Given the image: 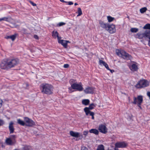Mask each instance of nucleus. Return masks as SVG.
I'll list each match as a JSON object with an SVG mask.
<instances>
[{
    "instance_id": "f257e3e1",
    "label": "nucleus",
    "mask_w": 150,
    "mask_h": 150,
    "mask_svg": "<svg viewBox=\"0 0 150 150\" xmlns=\"http://www.w3.org/2000/svg\"><path fill=\"white\" fill-rule=\"evenodd\" d=\"M40 86L43 93L50 94L52 93L53 87L52 85L47 83H42Z\"/></svg>"
},
{
    "instance_id": "f03ea898",
    "label": "nucleus",
    "mask_w": 150,
    "mask_h": 150,
    "mask_svg": "<svg viewBox=\"0 0 150 150\" xmlns=\"http://www.w3.org/2000/svg\"><path fill=\"white\" fill-rule=\"evenodd\" d=\"M135 37L139 39H142L144 38L148 39V45L150 47V30H146L142 33H138Z\"/></svg>"
},
{
    "instance_id": "7ed1b4c3",
    "label": "nucleus",
    "mask_w": 150,
    "mask_h": 150,
    "mask_svg": "<svg viewBox=\"0 0 150 150\" xmlns=\"http://www.w3.org/2000/svg\"><path fill=\"white\" fill-rule=\"evenodd\" d=\"M117 55L124 59L127 60L130 59L132 57L131 56L123 50H120L116 49L115 50Z\"/></svg>"
},
{
    "instance_id": "20e7f679",
    "label": "nucleus",
    "mask_w": 150,
    "mask_h": 150,
    "mask_svg": "<svg viewBox=\"0 0 150 150\" xmlns=\"http://www.w3.org/2000/svg\"><path fill=\"white\" fill-rule=\"evenodd\" d=\"M149 82L145 79L140 80L135 86L137 88H141L147 86L149 85Z\"/></svg>"
},
{
    "instance_id": "39448f33",
    "label": "nucleus",
    "mask_w": 150,
    "mask_h": 150,
    "mask_svg": "<svg viewBox=\"0 0 150 150\" xmlns=\"http://www.w3.org/2000/svg\"><path fill=\"white\" fill-rule=\"evenodd\" d=\"M8 67L11 68L17 65L19 62V61L18 59H14L10 60H7Z\"/></svg>"
},
{
    "instance_id": "423d86ee",
    "label": "nucleus",
    "mask_w": 150,
    "mask_h": 150,
    "mask_svg": "<svg viewBox=\"0 0 150 150\" xmlns=\"http://www.w3.org/2000/svg\"><path fill=\"white\" fill-rule=\"evenodd\" d=\"M24 120L25 124V125L27 126L32 127L35 125L34 122L27 117H24Z\"/></svg>"
},
{
    "instance_id": "0eeeda50",
    "label": "nucleus",
    "mask_w": 150,
    "mask_h": 150,
    "mask_svg": "<svg viewBox=\"0 0 150 150\" xmlns=\"http://www.w3.org/2000/svg\"><path fill=\"white\" fill-rule=\"evenodd\" d=\"M71 87L73 89L79 91H81L83 90V88L81 83L79 84L76 83H73L71 85Z\"/></svg>"
},
{
    "instance_id": "6e6552de",
    "label": "nucleus",
    "mask_w": 150,
    "mask_h": 150,
    "mask_svg": "<svg viewBox=\"0 0 150 150\" xmlns=\"http://www.w3.org/2000/svg\"><path fill=\"white\" fill-rule=\"evenodd\" d=\"M143 97L142 96H138L137 97H134V101L132 103L134 104H142L143 102Z\"/></svg>"
},
{
    "instance_id": "1a4fd4ad",
    "label": "nucleus",
    "mask_w": 150,
    "mask_h": 150,
    "mask_svg": "<svg viewBox=\"0 0 150 150\" xmlns=\"http://www.w3.org/2000/svg\"><path fill=\"white\" fill-rule=\"evenodd\" d=\"M96 105L93 103L90 104L88 107L85 108L84 109V110L86 113V115H89V113L92 112L90 110H91L94 109L96 107Z\"/></svg>"
},
{
    "instance_id": "9d476101",
    "label": "nucleus",
    "mask_w": 150,
    "mask_h": 150,
    "mask_svg": "<svg viewBox=\"0 0 150 150\" xmlns=\"http://www.w3.org/2000/svg\"><path fill=\"white\" fill-rule=\"evenodd\" d=\"M108 26V28L106 30L110 33L112 34L115 32L116 29L115 25L113 24L110 25L109 24Z\"/></svg>"
},
{
    "instance_id": "9b49d317",
    "label": "nucleus",
    "mask_w": 150,
    "mask_h": 150,
    "mask_svg": "<svg viewBox=\"0 0 150 150\" xmlns=\"http://www.w3.org/2000/svg\"><path fill=\"white\" fill-rule=\"evenodd\" d=\"M127 144L125 142H118L115 144V147L117 148H124L127 146Z\"/></svg>"
},
{
    "instance_id": "f8f14e48",
    "label": "nucleus",
    "mask_w": 150,
    "mask_h": 150,
    "mask_svg": "<svg viewBox=\"0 0 150 150\" xmlns=\"http://www.w3.org/2000/svg\"><path fill=\"white\" fill-rule=\"evenodd\" d=\"M99 23L100 26L103 29H105L106 30L107 29L109 24L105 23L102 20H100L99 21Z\"/></svg>"
},
{
    "instance_id": "ddd939ff",
    "label": "nucleus",
    "mask_w": 150,
    "mask_h": 150,
    "mask_svg": "<svg viewBox=\"0 0 150 150\" xmlns=\"http://www.w3.org/2000/svg\"><path fill=\"white\" fill-rule=\"evenodd\" d=\"M98 130L100 132L104 134H106L107 132V129L104 125H101L98 128Z\"/></svg>"
},
{
    "instance_id": "4468645a",
    "label": "nucleus",
    "mask_w": 150,
    "mask_h": 150,
    "mask_svg": "<svg viewBox=\"0 0 150 150\" xmlns=\"http://www.w3.org/2000/svg\"><path fill=\"white\" fill-rule=\"evenodd\" d=\"M58 42L59 43L61 44L65 48L67 47V43L70 42L69 41L60 39L58 40Z\"/></svg>"
},
{
    "instance_id": "2eb2a0df",
    "label": "nucleus",
    "mask_w": 150,
    "mask_h": 150,
    "mask_svg": "<svg viewBox=\"0 0 150 150\" xmlns=\"http://www.w3.org/2000/svg\"><path fill=\"white\" fill-rule=\"evenodd\" d=\"M94 91V88L91 87L86 88L84 90V92L86 94L93 93Z\"/></svg>"
},
{
    "instance_id": "dca6fc26",
    "label": "nucleus",
    "mask_w": 150,
    "mask_h": 150,
    "mask_svg": "<svg viewBox=\"0 0 150 150\" xmlns=\"http://www.w3.org/2000/svg\"><path fill=\"white\" fill-rule=\"evenodd\" d=\"M14 123L13 122H11L9 124L8 129L10 134L13 133L14 131V128L13 125Z\"/></svg>"
},
{
    "instance_id": "f3484780",
    "label": "nucleus",
    "mask_w": 150,
    "mask_h": 150,
    "mask_svg": "<svg viewBox=\"0 0 150 150\" xmlns=\"http://www.w3.org/2000/svg\"><path fill=\"white\" fill-rule=\"evenodd\" d=\"M8 67V62L3 60L2 61L0 64V67L3 69H5Z\"/></svg>"
},
{
    "instance_id": "a211bd4d",
    "label": "nucleus",
    "mask_w": 150,
    "mask_h": 150,
    "mask_svg": "<svg viewBox=\"0 0 150 150\" xmlns=\"http://www.w3.org/2000/svg\"><path fill=\"white\" fill-rule=\"evenodd\" d=\"M129 68L131 71H137L138 69L137 65L135 64H132L130 65Z\"/></svg>"
},
{
    "instance_id": "6ab92c4d",
    "label": "nucleus",
    "mask_w": 150,
    "mask_h": 150,
    "mask_svg": "<svg viewBox=\"0 0 150 150\" xmlns=\"http://www.w3.org/2000/svg\"><path fill=\"white\" fill-rule=\"evenodd\" d=\"M59 33L57 31H53L52 32V36L54 38H57L58 40L59 39H61L62 38L60 37H59L58 35Z\"/></svg>"
},
{
    "instance_id": "aec40b11",
    "label": "nucleus",
    "mask_w": 150,
    "mask_h": 150,
    "mask_svg": "<svg viewBox=\"0 0 150 150\" xmlns=\"http://www.w3.org/2000/svg\"><path fill=\"white\" fill-rule=\"evenodd\" d=\"M70 134L73 137H78L80 136V133L77 132H75L72 131H70Z\"/></svg>"
},
{
    "instance_id": "412c9836",
    "label": "nucleus",
    "mask_w": 150,
    "mask_h": 150,
    "mask_svg": "<svg viewBox=\"0 0 150 150\" xmlns=\"http://www.w3.org/2000/svg\"><path fill=\"white\" fill-rule=\"evenodd\" d=\"M17 36L16 34H15L10 36H8L6 37V39H11L12 41H14L16 38Z\"/></svg>"
},
{
    "instance_id": "4be33fe9",
    "label": "nucleus",
    "mask_w": 150,
    "mask_h": 150,
    "mask_svg": "<svg viewBox=\"0 0 150 150\" xmlns=\"http://www.w3.org/2000/svg\"><path fill=\"white\" fill-rule=\"evenodd\" d=\"M11 18L9 17H5L1 18H0V21H4L7 22H10L11 21Z\"/></svg>"
},
{
    "instance_id": "5701e85b",
    "label": "nucleus",
    "mask_w": 150,
    "mask_h": 150,
    "mask_svg": "<svg viewBox=\"0 0 150 150\" xmlns=\"http://www.w3.org/2000/svg\"><path fill=\"white\" fill-rule=\"evenodd\" d=\"M89 132L91 133H92L97 135L99 133V132L97 129H91L89 130Z\"/></svg>"
},
{
    "instance_id": "b1692460",
    "label": "nucleus",
    "mask_w": 150,
    "mask_h": 150,
    "mask_svg": "<svg viewBox=\"0 0 150 150\" xmlns=\"http://www.w3.org/2000/svg\"><path fill=\"white\" fill-rule=\"evenodd\" d=\"M82 103L85 105H88L90 103V101L88 99H83L82 100Z\"/></svg>"
},
{
    "instance_id": "393cba45",
    "label": "nucleus",
    "mask_w": 150,
    "mask_h": 150,
    "mask_svg": "<svg viewBox=\"0 0 150 150\" xmlns=\"http://www.w3.org/2000/svg\"><path fill=\"white\" fill-rule=\"evenodd\" d=\"M17 123L19 124V125L23 126H24V125H25V121H23V120H21L20 119H17Z\"/></svg>"
},
{
    "instance_id": "a878e982",
    "label": "nucleus",
    "mask_w": 150,
    "mask_h": 150,
    "mask_svg": "<svg viewBox=\"0 0 150 150\" xmlns=\"http://www.w3.org/2000/svg\"><path fill=\"white\" fill-rule=\"evenodd\" d=\"M6 142L8 145H11L13 144L11 138H9L6 139Z\"/></svg>"
},
{
    "instance_id": "bb28decb",
    "label": "nucleus",
    "mask_w": 150,
    "mask_h": 150,
    "mask_svg": "<svg viewBox=\"0 0 150 150\" xmlns=\"http://www.w3.org/2000/svg\"><path fill=\"white\" fill-rule=\"evenodd\" d=\"M96 150H104V146L102 144L99 145Z\"/></svg>"
},
{
    "instance_id": "cd10ccee",
    "label": "nucleus",
    "mask_w": 150,
    "mask_h": 150,
    "mask_svg": "<svg viewBox=\"0 0 150 150\" xmlns=\"http://www.w3.org/2000/svg\"><path fill=\"white\" fill-rule=\"evenodd\" d=\"M78 13V15H77V16H81L82 14V11L81 8H78V11L76 12Z\"/></svg>"
},
{
    "instance_id": "c85d7f7f",
    "label": "nucleus",
    "mask_w": 150,
    "mask_h": 150,
    "mask_svg": "<svg viewBox=\"0 0 150 150\" xmlns=\"http://www.w3.org/2000/svg\"><path fill=\"white\" fill-rule=\"evenodd\" d=\"M107 20L109 22H111L113 21L114 19L113 17H112L110 16H108L107 17Z\"/></svg>"
},
{
    "instance_id": "c756f323",
    "label": "nucleus",
    "mask_w": 150,
    "mask_h": 150,
    "mask_svg": "<svg viewBox=\"0 0 150 150\" xmlns=\"http://www.w3.org/2000/svg\"><path fill=\"white\" fill-rule=\"evenodd\" d=\"M143 28L144 29H149L150 30V24L147 23L143 27Z\"/></svg>"
},
{
    "instance_id": "7c9ffc66",
    "label": "nucleus",
    "mask_w": 150,
    "mask_h": 150,
    "mask_svg": "<svg viewBox=\"0 0 150 150\" xmlns=\"http://www.w3.org/2000/svg\"><path fill=\"white\" fill-rule=\"evenodd\" d=\"M131 32L132 33H137L138 31V29L136 28H131L130 30Z\"/></svg>"
},
{
    "instance_id": "2f4dec72",
    "label": "nucleus",
    "mask_w": 150,
    "mask_h": 150,
    "mask_svg": "<svg viewBox=\"0 0 150 150\" xmlns=\"http://www.w3.org/2000/svg\"><path fill=\"white\" fill-rule=\"evenodd\" d=\"M31 147L30 146H25L23 148V150H30Z\"/></svg>"
},
{
    "instance_id": "473e14b6",
    "label": "nucleus",
    "mask_w": 150,
    "mask_h": 150,
    "mask_svg": "<svg viewBox=\"0 0 150 150\" xmlns=\"http://www.w3.org/2000/svg\"><path fill=\"white\" fill-rule=\"evenodd\" d=\"M147 8L146 7H144L141 8L140 10V11L141 13H143L145 12Z\"/></svg>"
},
{
    "instance_id": "72a5a7b5",
    "label": "nucleus",
    "mask_w": 150,
    "mask_h": 150,
    "mask_svg": "<svg viewBox=\"0 0 150 150\" xmlns=\"http://www.w3.org/2000/svg\"><path fill=\"white\" fill-rule=\"evenodd\" d=\"M99 63L100 65H103V66L105 65V64L106 63L102 60H100L99 61Z\"/></svg>"
},
{
    "instance_id": "f704fd0d",
    "label": "nucleus",
    "mask_w": 150,
    "mask_h": 150,
    "mask_svg": "<svg viewBox=\"0 0 150 150\" xmlns=\"http://www.w3.org/2000/svg\"><path fill=\"white\" fill-rule=\"evenodd\" d=\"M89 114L90 115L92 116V119L94 120V116L95 114L93 112H90L89 113Z\"/></svg>"
},
{
    "instance_id": "c9c22d12",
    "label": "nucleus",
    "mask_w": 150,
    "mask_h": 150,
    "mask_svg": "<svg viewBox=\"0 0 150 150\" xmlns=\"http://www.w3.org/2000/svg\"><path fill=\"white\" fill-rule=\"evenodd\" d=\"M23 87L25 88H27L29 86V84L27 83H25L23 85Z\"/></svg>"
},
{
    "instance_id": "e433bc0d",
    "label": "nucleus",
    "mask_w": 150,
    "mask_h": 150,
    "mask_svg": "<svg viewBox=\"0 0 150 150\" xmlns=\"http://www.w3.org/2000/svg\"><path fill=\"white\" fill-rule=\"evenodd\" d=\"M16 138V136L15 135H11L10 136V138H11V139H15Z\"/></svg>"
},
{
    "instance_id": "4c0bfd02",
    "label": "nucleus",
    "mask_w": 150,
    "mask_h": 150,
    "mask_svg": "<svg viewBox=\"0 0 150 150\" xmlns=\"http://www.w3.org/2000/svg\"><path fill=\"white\" fill-rule=\"evenodd\" d=\"M81 150H88V148L86 146H82L81 148Z\"/></svg>"
},
{
    "instance_id": "58836bf2",
    "label": "nucleus",
    "mask_w": 150,
    "mask_h": 150,
    "mask_svg": "<svg viewBox=\"0 0 150 150\" xmlns=\"http://www.w3.org/2000/svg\"><path fill=\"white\" fill-rule=\"evenodd\" d=\"M65 24V23H64V22H60L58 24V25L59 26H62V25H64Z\"/></svg>"
},
{
    "instance_id": "ea45409f",
    "label": "nucleus",
    "mask_w": 150,
    "mask_h": 150,
    "mask_svg": "<svg viewBox=\"0 0 150 150\" xmlns=\"http://www.w3.org/2000/svg\"><path fill=\"white\" fill-rule=\"evenodd\" d=\"M104 66L108 70H110V69L108 65L106 63Z\"/></svg>"
},
{
    "instance_id": "a19ab883",
    "label": "nucleus",
    "mask_w": 150,
    "mask_h": 150,
    "mask_svg": "<svg viewBox=\"0 0 150 150\" xmlns=\"http://www.w3.org/2000/svg\"><path fill=\"white\" fill-rule=\"evenodd\" d=\"M69 65L68 64H64V68H67L69 67Z\"/></svg>"
},
{
    "instance_id": "79ce46f5",
    "label": "nucleus",
    "mask_w": 150,
    "mask_h": 150,
    "mask_svg": "<svg viewBox=\"0 0 150 150\" xmlns=\"http://www.w3.org/2000/svg\"><path fill=\"white\" fill-rule=\"evenodd\" d=\"M4 123L3 120H0V126L2 125Z\"/></svg>"
},
{
    "instance_id": "37998d69",
    "label": "nucleus",
    "mask_w": 150,
    "mask_h": 150,
    "mask_svg": "<svg viewBox=\"0 0 150 150\" xmlns=\"http://www.w3.org/2000/svg\"><path fill=\"white\" fill-rule=\"evenodd\" d=\"M30 3L33 6H36V4L34 3L33 2H32V1H30Z\"/></svg>"
},
{
    "instance_id": "c03bdc74",
    "label": "nucleus",
    "mask_w": 150,
    "mask_h": 150,
    "mask_svg": "<svg viewBox=\"0 0 150 150\" xmlns=\"http://www.w3.org/2000/svg\"><path fill=\"white\" fill-rule=\"evenodd\" d=\"M88 131H84L83 132V135H84L85 136H86L88 134Z\"/></svg>"
},
{
    "instance_id": "a18cd8bd",
    "label": "nucleus",
    "mask_w": 150,
    "mask_h": 150,
    "mask_svg": "<svg viewBox=\"0 0 150 150\" xmlns=\"http://www.w3.org/2000/svg\"><path fill=\"white\" fill-rule=\"evenodd\" d=\"M13 25L14 26V28H18L19 27V25L15 23H13Z\"/></svg>"
},
{
    "instance_id": "49530a36",
    "label": "nucleus",
    "mask_w": 150,
    "mask_h": 150,
    "mask_svg": "<svg viewBox=\"0 0 150 150\" xmlns=\"http://www.w3.org/2000/svg\"><path fill=\"white\" fill-rule=\"evenodd\" d=\"M68 3V4L69 5H71L73 4V3L72 1H69L67 2Z\"/></svg>"
},
{
    "instance_id": "de8ad7c7",
    "label": "nucleus",
    "mask_w": 150,
    "mask_h": 150,
    "mask_svg": "<svg viewBox=\"0 0 150 150\" xmlns=\"http://www.w3.org/2000/svg\"><path fill=\"white\" fill-rule=\"evenodd\" d=\"M3 101L2 100L0 99V108L1 107Z\"/></svg>"
},
{
    "instance_id": "09e8293b",
    "label": "nucleus",
    "mask_w": 150,
    "mask_h": 150,
    "mask_svg": "<svg viewBox=\"0 0 150 150\" xmlns=\"http://www.w3.org/2000/svg\"><path fill=\"white\" fill-rule=\"evenodd\" d=\"M34 38L36 39H38V37L37 35H34Z\"/></svg>"
},
{
    "instance_id": "8fccbe9b",
    "label": "nucleus",
    "mask_w": 150,
    "mask_h": 150,
    "mask_svg": "<svg viewBox=\"0 0 150 150\" xmlns=\"http://www.w3.org/2000/svg\"><path fill=\"white\" fill-rule=\"evenodd\" d=\"M10 26L11 27L13 28H14V26L13 25V23H11Z\"/></svg>"
},
{
    "instance_id": "3c124183",
    "label": "nucleus",
    "mask_w": 150,
    "mask_h": 150,
    "mask_svg": "<svg viewBox=\"0 0 150 150\" xmlns=\"http://www.w3.org/2000/svg\"><path fill=\"white\" fill-rule=\"evenodd\" d=\"M141 104H137V105H138V106L141 109H142V108L141 107Z\"/></svg>"
},
{
    "instance_id": "603ef678",
    "label": "nucleus",
    "mask_w": 150,
    "mask_h": 150,
    "mask_svg": "<svg viewBox=\"0 0 150 150\" xmlns=\"http://www.w3.org/2000/svg\"><path fill=\"white\" fill-rule=\"evenodd\" d=\"M147 94L149 97H150V92H148Z\"/></svg>"
},
{
    "instance_id": "864d4df0",
    "label": "nucleus",
    "mask_w": 150,
    "mask_h": 150,
    "mask_svg": "<svg viewBox=\"0 0 150 150\" xmlns=\"http://www.w3.org/2000/svg\"><path fill=\"white\" fill-rule=\"evenodd\" d=\"M69 90H70L69 93H71L72 92V91H71V87L69 88Z\"/></svg>"
},
{
    "instance_id": "5fc2aeb1",
    "label": "nucleus",
    "mask_w": 150,
    "mask_h": 150,
    "mask_svg": "<svg viewBox=\"0 0 150 150\" xmlns=\"http://www.w3.org/2000/svg\"><path fill=\"white\" fill-rule=\"evenodd\" d=\"M108 70L110 71L111 73H112L113 72H114V70H111L110 69V70Z\"/></svg>"
},
{
    "instance_id": "6e6d98bb",
    "label": "nucleus",
    "mask_w": 150,
    "mask_h": 150,
    "mask_svg": "<svg viewBox=\"0 0 150 150\" xmlns=\"http://www.w3.org/2000/svg\"><path fill=\"white\" fill-rule=\"evenodd\" d=\"M62 2H67L64 1V0H60Z\"/></svg>"
},
{
    "instance_id": "4d7b16f0",
    "label": "nucleus",
    "mask_w": 150,
    "mask_h": 150,
    "mask_svg": "<svg viewBox=\"0 0 150 150\" xmlns=\"http://www.w3.org/2000/svg\"><path fill=\"white\" fill-rule=\"evenodd\" d=\"M114 149H115V150H118L117 148L116 147H115V148Z\"/></svg>"
},
{
    "instance_id": "13d9d810",
    "label": "nucleus",
    "mask_w": 150,
    "mask_h": 150,
    "mask_svg": "<svg viewBox=\"0 0 150 150\" xmlns=\"http://www.w3.org/2000/svg\"><path fill=\"white\" fill-rule=\"evenodd\" d=\"M78 4L77 3H76L74 4V5L75 6L77 5H78Z\"/></svg>"
},
{
    "instance_id": "bf43d9fd",
    "label": "nucleus",
    "mask_w": 150,
    "mask_h": 150,
    "mask_svg": "<svg viewBox=\"0 0 150 150\" xmlns=\"http://www.w3.org/2000/svg\"><path fill=\"white\" fill-rule=\"evenodd\" d=\"M14 150H19L18 149H15Z\"/></svg>"
}]
</instances>
